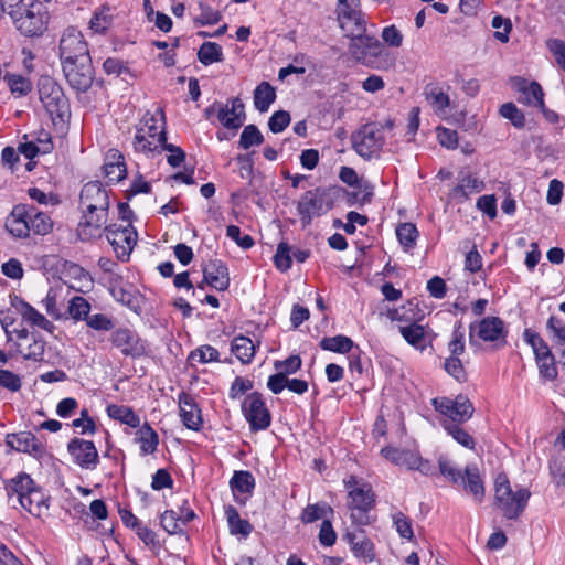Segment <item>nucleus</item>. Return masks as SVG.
I'll return each instance as SVG.
<instances>
[{
    "mask_svg": "<svg viewBox=\"0 0 565 565\" xmlns=\"http://www.w3.org/2000/svg\"><path fill=\"white\" fill-rule=\"evenodd\" d=\"M217 118L225 128L238 129L245 120L244 104L238 97L232 98L220 108Z\"/></svg>",
    "mask_w": 565,
    "mask_h": 565,
    "instance_id": "b1692460",
    "label": "nucleus"
},
{
    "mask_svg": "<svg viewBox=\"0 0 565 565\" xmlns=\"http://www.w3.org/2000/svg\"><path fill=\"white\" fill-rule=\"evenodd\" d=\"M8 13L25 36H39L46 30L49 12L39 0H0V17Z\"/></svg>",
    "mask_w": 565,
    "mask_h": 565,
    "instance_id": "f257e3e1",
    "label": "nucleus"
},
{
    "mask_svg": "<svg viewBox=\"0 0 565 565\" xmlns=\"http://www.w3.org/2000/svg\"><path fill=\"white\" fill-rule=\"evenodd\" d=\"M444 369L458 382H465L467 380V373L465 371L463 364L457 356L447 358L444 363Z\"/></svg>",
    "mask_w": 565,
    "mask_h": 565,
    "instance_id": "13d9d810",
    "label": "nucleus"
},
{
    "mask_svg": "<svg viewBox=\"0 0 565 565\" xmlns=\"http://www.w3.org/2000/svg\"><path fill=\"white\" fill-rule=\"evenodd\" d=\"M106 238L111 245L117 258L121 262L129 259V256L137 244L138 234L131 224L125 226L110 224L105 227Z\"/></svg>",
    "mask_w": 565,
    "mask_h": 565,
    "instance_id": "1a4fd4ad",
    "label": "nucleus"
},
{
    "mask_svg": "<svg viewBox=\"0 0 565 565\" xmlns=\"http://www.w3.org/2000/svg\"><path fill=\"white\" fill-rule=\"evenodd\" d=\"M349 498L348 507L352 522L358 525H367L370 523L369 512L375 505V494L371 486L362 483L361 487L351 489Z\"/></svg>",
    "mask_w": 565,
    "mask_h": 565,
    "instance_id": "6e6552de",
    "label": "nucleus"
},
{
    "mask_svg": "<svg viewBox=\"0 0 565 565\" xmlns=\"http://www.w3.org/2000/svg\"><path fill=\"white\" fill-rule=\"evenodd\" d=\"M289 124L290 115L285 110L275 111L268 120V127L274 134L284 131Z\"/></svg>",
    "mask_w": 565,
    "mask_h": 565,
    "instance_id": "e2e57ef3",
    "label": "nucleus"
},
{
    "mask_svg": "<svg viewBox=\"0 0 565 565\" xmlns=\"http://www.w3.org/2000/svg\"><path fill=\"white\" fill-rule=\"evenodd\" d=\"M179 513L168 510L161 514V525L169 534H178L182 532Z\"/></svg>",
    "mask_w": 565,
    "mask_h": 565,
    "instance_id": "680f3d73",
    "label": "nucleus"
},
{
    "mask_svg": "<svg viewBox=\"0 0 565 565\" xmlns=\"http://www.w3.org/2000/svg\"><path fill=\"white\" fill-rule=\"evenodd\" d=\"M398 242L405 250L413 248L418 237L417 227L413 223H402L396 228Z\"/></svg>",
    "mask_w": 565,
    "mask_h": 565,
    "instance_id": "a18cd8bd",
    "label": "nucleus"
},
{
    "mask_svg": "<svg viewBox=\"0 0 565 565\" xmlns=\"http://www.w3.org/2000/svg\"><path fill=\"white\" fill-rule=\"evenodd\" d=\"M470 342H472L473 332L486 342H504L507 330L504 322L499 317H486L479 322L470 324Z\"/></svg>",
    "mask_w": 565,
    "mask_h": 565,
    "instance_id": "a211bd4d",
    "label": "nucleus"
},
{
    "mask_svg": "<svg viewBox=\"0 0 565 565\" xmlns=\"http://www.w3.org/2000/svg\"><path fill=\"white\" fill-rule=\"evenodd\" d=\"M44 135V142L42 145L35 143L34 140H28V136L24 135L23 139L25 141L20 142L18 147V151L22 153L28 159H33L38 154H46L53 150V142L51 140L50 134Z\"/></svg>",
    "mask_w": 565,
    "mask_h": 565,
    "instance_id": "e433bc0d",
    "label": "nucleus"
},
{
    "mask_svg": "<svg viewBox=\"0 0 565 565\" xmlns=\"http://www.w3.org/2000/svg\"><path fill=\"white\" fill-rule=\"evenodd\" d=\"M9 501L19 503L34 516H41L49 509L47 495L38 487L33 479L21 472L6 484Z\"/></svg>",
    "mask_w": 565,
    "mask_h": 565,
    "instance_id": "f03ea898",
    "label": "nucleus"
},
{
    "mask_svg": "<svg viewBox=\"0 0 565 565\" xmlns=\"http://www.w3.org/2000/svg\"><path fill=\"white\" fill-rule=\"evenodd\" d=\"M203 282H206L218 291L226 290L230 286V276L226 265L218 259L210 260L203 267Z\"/></svg>",
    "mask_w": 565,
    "mask_h": 565,
    "instance_id": "4be33fe9",
    "label": "nucleus"
},
{
    "mask_svg": "<svg viewBox=\"0 0 565 565\" xmlns=\"http://www.w3.org/2000/svg\"><path fill=\"white\" fill-rule=\"evenodd\" d=\"M12 94L18 97L26 95L31 90V83L21 75H7L4 77Z\"/></svg>",
    "mask_w": 565,
    "mask_h": 565,
    "instance_id": "4d7b16f0",
    "label": "nucleus"
},
{
    "mask_svg": "<svg viewBox=\"0 0 565 565\" xmlns=\"http://www.w3.org/2000/svg\"><path fill=\"white\" fill-rule=\"evenodd\" d=\"M225 515L228 523L231 534H241L247 537L252 531L253 525L245 519L239 516L238 511L233 505L225 507Z\"/></svg>",
    "mask_w": 565,
    "mask_h": 565,
    "instance_id": "4c0bfd02",
    "label": "nucleus"
},
{
    "mask_svg": "<svg viewBox=\"0 0 565 565\" xmlns=\"http://www.w3.org/2000/svg\"><path fill=\"white\" fill-rule=\"evenodd\" d=\"M67 311L76 321H85L89 316L90 303L81 296H75L68 301Z\"/></svg>",
    "mask_w": 565,
    "mask_h": 565,
    "instance_id": "49530a36",
    "label": "nucleus"
},
{
    "mask_svg": "<svg viewBox=\"0 0 565 565\" xmlns=\"http://www.w3.org/2000/svg\"><path fill=\"white\" fill-rule=\"evenodd\" d=\"M540 374L548 381H553L557 377V369L555 365L554 355L545 356L536 360Z\"/></svg>",
    "mask_w": 565,
    "mask_h": 565,
    "instance_id": "338daca9",
    "label": "nucleus"
},
{
    "mask_svg": "<svg viewBox=\"0 0 565 565\" xmlns=\"http://www.w3.org/2000/svg\"><path fill=\"white\" fill-rule=\"evenodd\" d=\"M188 359L191 363L216 362L220 360V353L215 348L206 344L191 351Z\"/></svg>",
    "mask_w": 565,
    "mask_h": 565,
    "instance_id": "de8ad7c7",
    "label": "nucleus"
},
{
    "mask_svg": "<svg viewBox=\"0 0 565 565\" xmlns=\"http://www.w3.org/2000/svg\"><path fill=\"white\" fill-rule=\"evenodd\" d=\"M387 317L392 321H396L402 324H411L422 321L424 318V312L418 307V303L414 302L413 300H408L403 306L388 310Z\"/></svg>",
    "mask_w": 565,
    "mask_h": 565,
    "instance_id": "7c9ffc66",
    "label": "nucleus"
},
{
    "mask_svg": "<svg viewBox=\"0 0 565 565\" xmlns=\"http://www.w3.org/2000/svg\"><path fill=\"white\" fill-rule=\"evenodd\" d=\"M450 89L447 86V90L438 85H427L424 90V95L429 106L434 110V113L439 117H445L448 114V108L450 106V97L448 95V90Z\"/></svg>",
    "mask_w": 565,
    "mask_h": 565,
    "instance_id": "bb28decb",
    "label": "nucleus"
},
{
    "mask_svg": "<svg viewBox=\"0 0 565 565\" xmlns=\"http://www.w3.org/2000/svg\"><path fill=\"white\" fill-rule=\"evenodd\" d=\"M331 507L326 503L322 504H310L308 505L301 515V520L305 523H312L317 520H320L327 515V513H332Z\"/></svg>",
    "mask_w": 565,
    "mask_h": 565,
    "instance_id": "603ef678",
    "label": "nucleus"
},
{
    "mask_svg": "<svg viewBox=\"0 0 565 565\" xmlns=\"http://www.w3.org/2000/svg\"><path fill=\"white\" fill-rule=\"evenodd\" d=\"M382 456L398 467H405L409 470L413 469L416 462H419V455L417 452L399 449L395 447H385L381 450Z\"/></svg>",
    "mask_w": 565,
    "mask_h": 565,
    "instance_id": "473e14b6",
    "label": "nucleus"
},
{
    "mask_svg": "<svg viewBox=\"0 0 565 565\" xmlns=\"http://www.w3.org/2000/svg\"><path fill=\"white\" fill-rule=\"evenodd\" d=\"M333 189L318 186L305 192L297 203L302 226H308L313 217L326 214L333 207Z\"/></svg>",
    "mask_w": 565,
    "mask_h": 565,
    "instance_id": "39448f33",
    "label": "nucleus"
},
{
    "mask_svg": "<svg viewBox=\"0 0 565 565\" xmlns=\"http://www.w3.org/2000/svg\"><path fill=\"white\" fill-rule=\"evenodd\" d=\"M264 141V137L259 129L255 125H247L244 127L241 138H239V147L243 149H248L253 146H259Z\"/></svg>",
    "mask_w": 565,
    "mask_h": 565,
    "instance_id": "09e8293b",
    "label": "nucleus"
},
{
    "mask_svg": "<svg viewBox=\"0 0 565 565\" xmlns=\"http://www.w3.org/2000/svg\"><path fill=\"white\" fill-rule=\"evenodd\" d=\"M351 140L359 156L367 160L376 158L385 142L383 127L377 124H366L352 135Z\"/></svg>",
    "mask_w": 565,
    "mask_h": 565,
    "instance_id": "423d86ee",
    "label": "nucleus"
},
{
    "mask_svg": "<svg viewBox=\"0 0 565 565\" xmlns=\"http://www.w3.org/2000/svg\"><path fill=\"white\" fill-rule=\"evenodd\" d=\"M438 466L440 473L450 480L454 484H459L465 473L456 468L450 460L445 457L438 459Z\"/></svg>",
    "mask_w": 565,
    "mask_h": 565,
    "instance_id": "052dcab7",
    "label": "nucleus"
},
{
    "mask_svg": "<svg viewBox=\"0 0 565 565\" xmlns=\"http://www.w3.org/2000/svg\"><path fill=\"white\" fill-rule=\"evenodd\" d=\"M531 492L525 488L512 489L504 473L494 480V504L508 520H516L525 510Z\"/></svg>",
    "mask_w": 565,
    "mask_h": 565,
    "instance_id": "20e7f679",
    "label": "nucleus"
},
{
    "mask_svg": "<svg viewBox=\"0 0 565 565\" xmlns=\"http://www.w3.org/2000/svg\"><path fill=\"white\" fill-rule=\"evenodd\" d=\"M135 441L140 445L141 455L147 456L157 451L159 436L148 423H145L137 430Z\"/></svg>",
    "mask_w": 565,
    "mask_h": 565,
    "instance_id": "c9c22d12",
    "label": "nucleus"
},
{
    "mask_svg": "<svg viewBox=\"0 0 565 565\" xmlns=\"http://www.w3.org/2000/svg\"><path fill=\"white\" fill-rule=\"evenodd\" d=\"M393 523L401 537L406 540L413 539L414 533L412 527V520L407 515H405L403 512L394 513Z\"/></svg>",
    "mask_w": 565,
    "mask_h": 565,
    "instance_id": "bf43d9fd",
    "label": "nucleus"
},
{
    "mask_svg": "<svg viewBox=\"0 0 565 565\" xmlns=\"http://www.w3.org/2000/svg\"><path fill=\"white\" fill-rule=\"evenodd\" d=\"M465 332L461 324L459 323L452 331V338L448 344V349L451 353L450 356H459L465 352Z\"/></svg>",
    "mask_w": 565,
    "mask_h": 565,
    "instance_id": "69168bd1",
    "label": "nucleus"
},
{
    "mask_svg": "<svg viewBox=\"0 0 565 565\" xmlns=\"http://www.w3.org/2000/svg\"><path fill=\"white\" fill-rule=\"evenodd\" d=\"M230 486L236 502L239 504H245L246 498L241 499L237 497V493L250 494L255 488V479L249 471H235L230 481Z\"/></svg>",
    "mask_w": 565,
    "mask_h": 565,
    "instance_id": "72a5a7b5",
    "label": "nucleus"
},
{
    "mask_svg": "<svg viewBox=\"0 0 565 565\" xmlns=\"http://www.w3.org/2000/svg\"><path fill=\"white\" fill-rule=\"evenodd\" d=\"M274 263L277 269L280 271H287L291 267V248L287 243L281 242L278 244L276 254L274 256Z\"/></svg>",
    "mask_w": 565,
    "mask_h": 565,
    "instance_id": "3c124183",
    "label": "nucleus"
},
{
    "mask_svg": "<svg viewBox=\"0 0 565 565\" xmlns=\"http://www.w3.org/2000/svg\"><path fill=\"white\" fill-rule=\"evenodd\" d=\"M137 132L156 140L160 146L167 141V132L162 117L156 118L153 115L145 116L141 126L137 129Z\"/></svg>",
    "mask_w": 565,
    "mask_h": 565,
    "instance_id": "f704fd0d",
    "label": "nucleus"
},
{
    "mask_svg": "<svg viewBox=\"0 0 565 565\" xmlns=\"http://www.w3.org/2000/svg\"><path fill=\"white\" fill-rule=\"evenodd\" d=\"M180 416L184 426L192 430H199L202 426L201 411L194 398L186 393L179 395Z\"/></svg>",
    "mask_w": 565,
    "mask_h": 565,
    "instance_id": "393cba45",
    "label": "nucleus"
},
{
    "mask_svg": "<svg viewBox=\"0 0 565 565\" xmlns=\"http://www.w3.org/2000/svg\"><path fill=\"white\" fill-rule=\"evenodd\" d=\"M459 484H462L465 491L472 494L477 502H481L483 500L484 484L477 466L468 465L465 468V475Z\"/></svg>",
    "mask_w": 565,
    "mask_h": 565,
    "instance_id": "c85d7f7f",
    "label": "nucleus"
},
{
    "mask_svg": "<svg viewBox=\"0 0 565 565\" xmlns=\"http://www.w3.org/2000/svg\"><path fill=\"white\" fill-rule=\"evenodd\" d=\"M276 99V90L268 82H262L254 90V105L257 110L265 113Z\"/></svg>",
    "mask_w": 565,
    "mask_h": 565,
    "instance_id": "ea45409f",
    "label": "nucleus"
},
{
    "mask_svg": "<svg viewBox=\"0 0 565 565\" xmlns=\"http://www.w3.org/2000/svg\"><path fill=\"white\" fill-rule=\"evenodd\" d=\"M81 206L86 210L108 211L109 198L100 182H89L81 191Z\"/></svg>",
    "mask_w": 565,
    "mask_h": 565,
    "instance_id": "6ab92c4d",
    "label": "nucleus"
},
{
    "mask_svg": "<svg viewBox=\"0 0 565 565\" xmlns=\"http://www.w3.org/2000/svg\"><path fill=\"white\" fill-rule=\"evenodd\" d=\"M73 461L83 469H95L99 461L98 451L90 440L73 438L67 444Z\"/></svg>",
    "mask_w": 565,
    "mask_h": 565,
    "instance_id": "2eb2a0df",
    "label": "nucleus"
},
{
    "mask_svg": "<svg viewBox=\"0 0 565 565\" xmlns=\"http://www.w3.org/2000/svg\"><path fill=\"white\" fill-rule=\"evenodd\" d=\"M351 550L356 557L371 562L374 557L373 543L365 536L364 531L358 530L356 532L347 533Z\"/></svg>",
    "mask_w": 565,
    "mask_h": 565,
    "instance_id": "2f4dec72",
    "label": "nucleus"
},
{
    "mask_svg": "<svg viewBox=\"0 0 565 565\" xmlns=\"http://www.w3.org/2000/svg\"><path fill=\"white\" fill-rule=\"evenodd\" d=\"M445 429L458 444L469 449L475 448L473 437L457 424H447Z\"/></svg>",
    "mask_w": 565,
    "mask_h": 565,
    "instance_id": "5fc2aeb1",
    "label": "nucleus"
},
{
    "mask_svg": "<svg viewBox=\"0 0 565 565\" xmlns=\"http://www.w3.org/2000/svg\"><path fill=\"white\" fill-rule=\"evenodd\" d=\"M350 54L359 62L367 64L382 52V44L375 36L362 33L351 39Z\"/></svg>",
    "mask_w": 565,
    "mask_h": 565,
    "instance_id": "dca6fc26",
    "label": "nucleus"
},
{
    "mask_svg": "<svg viewBox=\"0 0 565 565\" xmlns=\"http://www.w3.org/2000/svg\"><path fill=\"white\" fill-rule=\"evenodd\" d=\"M398 330L404 340L417 350L424 351L430 343L427 330L418 322L401 324Z\"/></svg>",
    "mask_w": 565,
    "mask_h": 565,
    "instance_id": "cd10ccee",
    "label": "nucleus"
},
{
    "mask_svg": "<svg viewBox=\"0 0 565 565\" xmlns=\"http://www.w3.org/2000/svg\"><path fill=\"white\" fill-rule=\"evenodd\" d=\"M201 13L194 19L195 25H212L216 24L222 15L218 11L213 10L209 4L204 2L199 3Z\"/></svg>",
    "mask_w": 565,
    "mask_h": 565,
    "instance_id": "6e6d98bb",
    "label": "nucleus"
},
{
    "mask_svg": "<svg viewBox=\"0 0 565 565\" xmlns=\"http://www.w3.org/2000/svg\"><path fill=\"white\" fill-rule=\"evenodd\" d=\"M199 61L207 66L224 58L222 46L215 42H204L198 51Z\"/></svg>",
    "mask_w": 565,
    "mask_h": 565,
    "instance_id": "37998d69",
    "label": "nucleus"
},
{
    "mask_svg": "<svg viewBox=\"0 0 565 565\" xmlns=\"http://www.w3.org/2000/svg\"><path fill=\"white\" fill-rule=\"evenodd\" d=\"M338 20L341 29L350 39L362 35L366 31L364 14L354 8H344L343 11H339Z\"/></svg>",
    "mask_w": 565,
    "mask_h": 565,
    "instance_id": "5701e85b",
    "label": "nucleus"
},
{
    "mask_svg": "<svg viewBox=\"0 0 565 565\" xmlns=\"http://www.w3.org/2000/svg\"><path fill=\"white\" fill-rule=\"evenodd\" d=\"M6 443L17 451L30 454L34 457H42L45 452L44 445L30 431L10 434L7 436Z\"/></svg>",
    "mask_w": 565,
    "mask_h": 565,
    "instance_id": "aec40b11",
    "label": "nucleus"
},
{
    "mask_svg": "<svg viewBox=\"0 0 565 565\" xmlns=\"http://www.w3.org/2000/svg\"><path fill=\"white\" fill-rule=\"evenodd\" d=\"M107 414L110 418L119 420L132 428L140 426V417L129 406L125 405H109L107 407Z\"/></svg>",
    "mask_w": 565,
    "mask_h": 565,
    "instance_id": "a19ab883",
    "label": "nucleus"
},
{
    "mask_svg": "<svg viewBox=\"0 0 565 565\" xmlns=\"http://www.w3.org/2000/svg\"><path fill=\"white\" fill-rule=\"evenodd\" d=\"M231 351L243 364H249L255 355V345L249 338L238 335L232 341Z\"/></svg>",
    "mask_w": 565,
    "mask_h": 565,
    "instance_id": "58836bf2",
    "label": "nucleus"
},
{
    "mask_svg": "<svg viewBox=\"0 0 565 565\" xmlns=\"http://www.w3.org/2000/svg\"><path fill=\"white\" fill-rule=\"evenodd\" d=\"M113 24V14L109 8L103 7L98 11H96L90 19L89 29L94 33L103 34L105 33Z\"/></svg>",
    "mask_w": 565,
    "mask_h": 565,
    "instance_id": "c03bdc74",
    "label": "nucleus"
},
{
    "mask_svg": "<svg viewBox=\"0 0 565 565\" xmlns=\"http://www.w3.org/2000/svg\"><path fill=\"white\" fill-rule=\"evenodd\" d=\"M499 114L503 118L509 119L515 128H523L525 125L523 113L511 102L501 105Z\"/></svg>",
    "mask_w": 565,
    "mask_h": 565,
    "instance_id": "8fccbe9b",
    "label": "nucleus"
},
{
    "mask_svg": "<svg viewBox=\"0 0 565 565\" xmlns=\"http://www.w3.org/2000/svg\"><path fill=\"white\" fill-rule=\"evenodd\" d=\"M431 404L434 408L450 418L455 423H463L468 420L473 414V405L465 395H458L455 399L449 397L433 398Z\"/></svg>",
    "mask_w": 565,
    "mask_h": 565,
    "instance_id": "4468645a",
    "label": "nucleus"
},
{
    "mask_svg": "<svg viewBox=\"0 0 565 565\" xmlns=\"http://www.w3.org/2000/svg\"><path fill=\"white\" fill-rule=\"evenodd\" d=\"M40 99L52 119L64 121L70 116V104L63 89L53 81L44 79L40 85Z\"/></svg>",
    "mask_w": 565,
    "mask_h": 565,
    "instance_id": "0eeeda50",
    "label": "nucleus"
},
{
    "mask_svg": "<svg viewBox=\"0 0 565 565\" xmlns=\"http://www.w3.org/2000/svg\"><path fill=\"white\" fill-rule=\"evenodd\" d=\"M45 344L46 342L40 334L33 335L31 339L25 340V342H13L17 353L21 354L25 360L35 362L43 360Z\"/></svg>",
    "mask_w": 565,
    "mask_h": 565,
    "instance_id": "c756f323",
    "label": "nucleus"
},
{
    "mask_svg": "<svg viewBox=\"0 0 565 565\" xmlns=\"http://www.w3.org/2000/svg\"><path fill=\"white\" fill-rule=\"evenodd\" d=\"M242 412L249 424L250 430H265L270 426L271 415L258 392L248 394L242 403Z\"/></svg>",
    "mask_w": 565,
    "mask_h": 565,
    "instance_id": "f8f14e48",
    "label": "nucleus"
},
{
    "mask_svg": "<svg viewBox=\"0 0 565 565\" xmlns=\"http://www.w3.org/2000/svg\"><path fill=\"white\" fill-rule=\"evenodd\" d=\"M550 470L556 486H565V456L555 457L550 462Z\"/></svg>",
    "mask_w": 565,
    "mask_h": 565,
    "instance_id": "0e129e2a",
    "label": "nucleus"
},
{
    "mask_svg": "<svg viewBox=\"0 0 565 565\" xmlns=\"http://www.w3.org/2000/svg\"><path fill=\"white\" fill-rule=\"evenodd\" d=\"M319 345L324 351L345 354L352 350L354 343L349 337L339 334L335 337H324Z\"/></svg>",
    "mask_w": 565,
    "mask_h": 565,
    "instance_id": "79ce46f5",
    "label": "nucleus"
},
{
    "mask_svg": "<svg viewBox=\"0 0 565 565\" xmlns=\"http://www.w3.org/2000/svg\"><path fill=\"white\" fill-rule=\"evenodd\" d=\"M62 70L68 85L77 92H87L94 81L95 71L92 58L74 60L62 64Z\"/></svg>",
    "mask_w": 565,
    "mask_h": 565,
    "instance_id": "9b49d317",
    "label": "nucleus"
},
{
    "mask_svg": "<svg viewBox=\"0 0 565 565\" xmlns=\"http://www.w3.org/2000/svg\"><path fill=\"white\" fill-rule=\"evenodd\" d=\"M109 341L122 355L138 359L148 353V344L139 334L126 327L113 330Z\"/></svg>",
    "mask_w": 565,
    "mask_h": 565,
    "instance_id": "ddd939ff",
    "label": "nucleus"
},
{
    "mask_svg": "<svg viewBox=\"0 0 565 565\" xmlns=\"http://www.w3.org/2000/svg\"><path fill=\"white\" fill-rule=\"evenodd\" d=\"M12 306L21 315L22 319L31 326L38 327L49 332L53 331L54 324L23 299L15 297V299L12 301Z\"/></svg>",
    "mask_w": 565,
    "mask_h": 565,
    "instance_id": "a878e982",
    "label": "nucleus"
},
{
    "mask_svg": "<svg viewBox=\"0 0 565 565\" xmlns=\"http://www.w3.org/2000/svg\"><path fill=\"white\" fill-rule=\"evenodd\" d=\"M108 211H96L83 209V217L78 224V236L86 241L98 236V232L106 224Z\"/></svg>",
    "mask_w": 565,
    "mask_h": 565,
    "instance_id": "412c9836",
    "label": "nucleus"
},
{
    "mask_svg": "<svg viewBox=\"0 0 565 565\" xmlns=\"http://www.w3.org/2000/svg\"><path fill=\"white\" fill-rule=\"evenodd\" d=\"M58 55L61 64L90 57L88 45L78 29L68 26L64 30L60 39Z\"/></svg>",
    "mask_w": 565,
    "mask_h": 565,
    "instance_id": "9d476101",
    "label": "nucleus"
},
{
    "mask_svg": "<svg viewBox=\"0 0 565 565\" xmlns=\"http://www.w3.org/2000/svg\"><path fill=\"white\" fill-rule=\"evenodd\" d=\"M23 217H33L31 228L35 235H46L53 228L51 216L35 206L29 204H17L6 220V228L8 232L19 238H25L30 235V227L25 224Z\"/></svg>",
    "mask_w": 565,
    "mask_h": 565,
    "instance_id": "7ed1b4c3",
    "label": "nucleus"
},
{
    "mask_svg": "<svg viewBox=\"0 0 565 565\" xmlns=\"http://www.w3.org/2000/svg\"><path fill=\"white\" fill-rule=\"evenodd\" d=\"M546 47L553 54L556 63L565 72V42L559 39H548L546 41Z\"/></svg>",
    "mask_w": 565,
    "mask_h": 565,
    "instance_id": "774afa93",
    "label": "nucleus"
},
{
    "mask_svg": "<svg viewBox=\"0 0 565 565\" xmlns=\"http://www.w3.org/2000/svg\"><path fill=\"white\" fill-rule=\"evenodd\" d=\"M87 327L95 331H111L114 330L115 323L110 317L105 313L89 315L85 320Z\"/></svg>",
    "mask_w": 565,
    "mask_h": 565,
    "instance_id": "864d4df0",
    "label": "nucleus"
},
{
    "mask_svg": "<svg viewBox=\"0 0 565 565\" xmlns=\"http://www.w3.org/2000/svg\"><path fill=\"white\" fill-rule=\"evenodd\" d=\"M512 87L519 94V103L539 108L545 113L544 93L537 82H527L522 77H515L513 78Z\"/></svg>",
    "mask_w": 565,
    "mask_h": 565,
    "instance_id": "f3484780",
    "label": "nucleus"
}]
</instances>
